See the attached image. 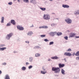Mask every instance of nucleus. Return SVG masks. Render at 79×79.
<instances>
[{"instance_id":"obj_48","label":"nucleus","mask_w":79,"mask_h":79,"mask_svg":"<svg viewBox=\"0 0 79 79\" xmlns=\"http://www.w3.org/2000/svg\"><path fill=\"white\" fill-rule=\"evenodd\" d=\"M64 60L65 62H66V58H64Z\"/></svg>"},{"instance_id":"obj_52","label":"nucleus","mask_w":79,"mask_h":79,"mask_svg":"<svg viewBox=\"0 0 79 79\" xmlns=\"http://www.w3.org/2000/svg\"><path fill=\"white\" fill-rule=\"evenodd\" d=\"M17 1L19 2V3L20 2V1L19 0H17Z\"/></svg>"},{"instance_id":"obj_26","label":"nucleus","mask_w":79,"mask_h":79,"mask_svg":"<svg viewBox=\"0 0 79 79\" xmlns=\"http://www.w3.org/2000/svg\"><path fill=\"white\" fill-rule=\"evenodd\" d=\"M11 24L10 22H9V23H7V24L6 25V26H11Z\"/></svg>"},{"instance_id":"obj_30","label":"nucleus","mask_w":79,"mask_h":79,"mask_svg":"<svg viewBox=\"0 0 79 79\" xmlns=\"http://www.w3.org/2000/svg\"><path fill=\"white\" fill-rule=\"evenodd\" d=\"M40 36L42 38H44V37H46V35H41Z\"/></svg>"},{"instance_id":"obj_38","label":"nucleus","mask_w":79,"mask_h":79,"mask_svg":"<svg viewBox=\"0 0 79 79\" xmlns=\"http://www.w3.org/2000/svg\"><path fill=\"white\" fill-rule=\"evenodd\" d=\"M76 53L75 52H73L72 54V55L73 56H74V55H75V56H76Z\"/></svg>"},{"instance_id":"obj_15","label":"nucleus","mask_w":79,"mask_h":79,"mask_svg":"<svg viewBox=\"0 0 79 79\" xmlns=\"http://www.w3.org/2000/svg\"><path fill=\"white\" fill-rule=\"evenodd\" d=\"M33 57H29V61L30 63H32L33 61Z\"/></svg>"},{"instance_id":"obj_11","label":"nucleus","mask_w":79,"mask_h":79,"mask_svg":"<svg viewBox=\"0 0 79 79\" xmlns=\"http://www.w3.org/2000/svg\"><path fill=\"white\" fill-rule=\"evenodd\" d=\"M51 58L53 60H58L60 58L56 56H55L51 57Z\"/></svg>"},{"instance_id":"obj_5","label":"nucleus","mask_w":79,"mask_h":79,"mask_svg":"<svg viewBox=\"0 0 79 79\" xmlns=\"http://www.w3.org/2000/svg\"><path fill=\"white\" fill-rule=\"evenodd\" d=\"M65 21L67 24H69L72 23V20H71L69 18H67L65 19Z\"/></svg>"},{"instance_id":"obj_25","label":"nucleus","mask_w":79,"mask_h":79,"mask_svg":"<svg viewBox=\"0 0 79 79\" xmlns=\"http://www.w3.org/2000/svg\"><path fill=\"white\" fill-rule=\"evenodd\" d=\"M40 9L42 11H45L46 10V8L40 7Z\"/></svg>"},{"instance_id":"obj_47","label":"nucleus","mask_w":79,"mask_h":79,"mask_svg":"<svg viewBox=\"0 0 79 79\" xmlns=\"http://www.w3.org/2000/svg\"><path fill=\"white\" fill-rule=\"evenodd\" d=\"M76 39H78V38H79V36H76L75 37Z\"/></svg>"},{"instance_id":"obj_7","label":"nucleus","mask_w":79,"mask_h":79,"mask_svg":"<svg viewBox=\"0 0 79 79\" xmlns=\"http://www.w3.org/2000/svg\"><path fill=\"white\" fill-rule=\"evenodd\" d=\"M17 27L19 31H23L24 30V27L21 25H17Z\"/></svg>"},{"instance_id":"obj_16","label":"nucleus","mask_w":79,"mask_h":79,"mask_svg":"<svg viewBox=\"0 0 79 79\" xmlns=\"http://www.w3.org/2000/svg\"><path fill=\"white\" fill-rule=\"evenodd\" d=\"M5 79H10V76L8 74H6L5 76Z\"/></svg>"},{"instance_id":"obj_3","label":"nucleus","mask_w":79,"mask_h":79,"mask_svg":"<svg viewBox=\"0 0 79 79\" xmlns=\"http://www.w3.org/2000/svg\"><path fill=\"white\" fill-rule=\"evenodd\" d=\"M43 18L45 20H49L50 19V16L48 14H44Z\"/></svg>"},{"instance_id":"obj_1","label":"nucleus","mask_w":79,"mask_h":79,"mask_svg":"<svg viewBox=\"0 0 79 79\" xmlns=\"http://www.w3.org/2000/svg\"><path fill=\"white\" fill-rule=\"evenodd\" d=\"M52 71H54V73L56 74H58L60 71V69L59 67H52Z\"/></svg>"},{"instance_id":"obj_55","label":"nucleus","mask_w":79,"mask_h":79,"mask_svg":"<svg viewBox=\"0 0 79 79\" xmlns=\"http://www.w3.org/2000/svg\"><path fill=\"white\" fill-rule=\"evenodd\" d=\"M52 14H54V15H55V13H52Z\"/></svg>"},{"instance_id":"obj_41","label":"nucleus","mask_w":79,"mask_h":79,"mask_svg":"<svg viewBox=\"0 0 79 79\" xmlns=\"http://www.w3.org/2000/svg\"><path fill=\"white\" fill-rule=\"evenodd\" d=\"M35 47L36 48H40V46H35Z\"/></svg>"},{"instance_id":"obj_46","label":"nucleus","mask_w":79,"mask_h":79,"mask_svg":"<svg viewBox=\"0 0 79 79\" xmlns=\"http://www.w3.org/2000/svg\"><path fill=\"white\" fill-rule=\"evenodd\" d=\"M48 61H51V59H48Z\"/></svg>"},{"instance_id":"obj_53","label":"nucleus","mask_w":79,"mask_h":79,"mask_svg":"<svg viewBox=\"0 0 79 79\" xmlns=\"http://www.w3.org/2000/svg\"><path fill=\"white\" fill-rule=\"evenodd\" d=\"M78 15H79V9L78 10Z\"/></svg>"},{"instance_id":"obj_44","label":"nucleus","mask_w":79,"mask_h":79,"mask_svg":"<svg viewBox=\"0 0 79 79\" xmlns=\"http://www.w3.org/2000/svg\"><path fill=\"white\" fill-rule=\"evenodd\" d=\"M13 53H17V52L16 51H13Z\"/></svg>"},{"instance_id":"obj_2","label":"nucleus","mask_w":79,"mask_h":79,"mask_svg":"<svg viewBox=\"0 0 79 79\" xmlns=\"http://www.w3.org/2000/svg\"><path fill=\"white\" fill-rule=\"evenodd\" d=\"M13 35V33L11 32L6 35V40H9L10 38Z\"/></svg>"},{"instance_id":"obj_20","label":"nucleus","mask_w":79,"mask_h":79,"mask_svg":"<svg viewBox=\"0 0 79 79\" xmlns=\"http://www.w3.org/2000/svg\"><path fill=\"white\" fill-rule=\"evenodd\" d=\"M59 66L60 68H61L64 66V64H59Z\"/></svg>"},{"instance_id":"obj_37","label":"nucleus","mask_w":79,"mask_h":79,"mask_svg":"<svg viewBox=\"0 0 79 79\" xmlns=\"http://www.w3.org/2000/svg\"><path fill=\"white\" fill-rule=\"evenodd\" d=\"M44 41H45V42H48L49 41V40H48L47 39H45L44 40Z\"/></svg>"},{"instance_id":"obj_21","label":"nucleus","mask_w":79,"mask_h":79,"mask_svg":"<svg viewBox=\"0 0 79 79\" xmlns=\"http://www.w3.org/2000/svg\"><path fill=\"white\" fill-rule=\"evenodd\" d=\"M74 14L75 15H79L78 10H76L75 11H74Z\"/></svg>"},{"instance_id":"obj_27","label":"nucleus","mask_w":79,"mask_h":79,"mask_svg":"<svg viewBox=\"0 0 79 79\" xmlns=\"http://www.w3.org/2000/svg\"><path fill=\"white\" fill-rule=\"evenodd\" d=\"M56 24L52 23L51 24V26H52L53 27H56Z\"/></svg>"},{"instance_id":"obj_33","label":"nucleus","mask_w":79,"mask_h":79,"mask_svg":"<svg viewBox=\"0 0 79 79\" xmlns=\"http://www.w3.org/2000/svg\"><path fill=\"white\" fill-rule=\"evenodd\" d=\"M64 38L65 39V40H68V37L67 36H64Z\"/></svg>"},{"instance_id":"obj_40","label":"nucleus","mask_w":79,"mask_h":79,"mask_svg":"<svg viewBox=\"0 0 79 79\" xmlns=\"http://www.w3.org/2000/svg\"><path fill=\"white\" fill-rule=\"evenodd\" d=\"M76 60H77L78 61H79V56H77L76 57Z\"/></svg>"},{"instance_id":"obj_10","label":"nucleus","mask_w":79,"mask_h":79,"mask_svg":"<svg viewBox=\"0 0 79 79\" xmlns=\"http://www.w3.org/2000/svg\"><path fill=\"white\" fill-rule=\"evenodd\" d=\"M76 33H71L69 34V38L70 37H74L76 35Z\"/></svg>"},{"instance_id":"obj_18","label":"nucleus","mask_w":79,"mask_h":79,"mask_svg":"<svg viewBox=\"0 0 79 79\" xmlns=\"http://www.w3.org/2000/svg\"><path fill=\"white\" fill-rule=\"evenodd\" d=\"M61 73L63 75H65V71L63 69H61Z\"/></svg>"},{"instance_id":"obj_32","label":"nucleus","mask_w":79,"mask_h":79,"mask_svg":"<svg viewBox=\"0 0 79 79\" xmlns=\"http://www.w3.org/2000/svg\"><path fill=\"white\" fill-rule=\"evenodd\" d=\"M76 56H79V51H78L76 52Z\"/></svg>"},{"instance_id":"obj_6","label":"nucleus","mask_w":79,"mask_h":79,"mask_svg":"<svg viewBox=\"0 0 79 79\" xmlns=\"http://www.w3.org/2000/svg\"><path fill=\"white\" fill-rule=\"evenodd\" d=\"M42 69L43 70L41 71V73L42 74H45L47 73V71L46 70V69H45L44 67H43L42 68Z\"/></svg>"},{"instance_id":"obj_54","label":"nucleus","mask_w":79,"mask_h":79,"mask_svg":"<svg viewBox=\"0 0 79 79\" xmlns=\"http://www.w3.org/2000/svg\"><path fill=\"white\" fill-rule=\"evenodd\" d=\"M49 1H50L51 2H52L53 1V0H49Z\"/></svg>"},{"instance_id":"obj_4","label":"nucleus","mask_w":79,"mask_h":79,"mask_svg":"<svg viewBox=\"0 0 79 79\" xmlns=\"http://www.w3.org/2000/svg\"><path fill=\"white\" fill-rule=\"evenodd\" d=\"M5 46V44H0V51H4L6 49V48L3 47Z\"/></svg>"},{"instance_id":"obj_13","label":"nucleus","mask_w":79,"mask_h":79,"mask_svg":"<svg viewBox=\"0 0 79 79\" xmlns=\"http://www.w3.org/2000/svg\"><path fill=\"white\" fill-rule=\"evenodd\" d=\"M33 32L32 31H29L27 33V35L29 36H31L32 34H33Z\"/></svg>"},{"instance_id":"obj_36","label":"nucleus","mask_w":79,"mask_h":79,"mask_svg":"<svg viewBox=\"0 0 79 79\" xmlns=\"http://www.w3.org/2000/svg\"><path fill=\"white\" fill-rule=\"evenodd\" d=\"M32 67L33 66L32 65H30L28 67V69H31V68H32Z\"/></svg>"},{"instance_id":"obj_17","label":"nucleus","mask_w":79,"mask_h":79,"mask_svg":"<svg viewBox=\"0 0 79 79\" xmlns=\"http://www.w3.org/2000/svg\"><path fill=\"white\" fill-rule=\"evenodd\" d=\"M10 23H11L13 25H15L16 24V22H15V21L14 20H11Z\"/></svg>"},{"instance_id":"obj_28","label":"nucleus","mask_w":79,"mask_h":79,"mask_svg":"<svg viewBox=\"0 0 79 79\" xmlns=\"http://www.w3.org/2000/svg\"><path fill=\"white\" fill-rule=\"evenodd\" d=\"M54 42L53 41L50 42L49 43V45H53Z\"/></svg>"},{"instance_id":"obj_43","label":"nucleus","mask_w":79,"mask_h":79,"mask_svg":"<svg viewBox=\"0 0 79 79\" xmlns=\"http://www.w3.org/2000/svg\"><path fill=\"white\" fill-rule=\"evenodd\" d=\"M39 28L40 29H42L44 28L43 26L40 27Z\"/></svg>"},{"instance_id":"obj_45","label":"nucleus","mask_w":79,"mask_h":79,"mask_svg":"<svg viewBox=\"0 0 79 79\" xmlns=\"http://www.w3.org/2000/svg\"><path fill=\"white\" fill-rule=\"evenodd\" d=\"M26 65H29V63L28 62H26Z\"/></svg>"},{"instance_id":"obj_29","label":"nucleus","mask_w":79,"mask_h":79,"mask_svg":"<svg viewBox=\"0 0 79 79\" xmlns=\"http://www.w3.org/2000/svg\"><path fill=\"white\" fill-rule=\"evenodd\" d=\"M23 2L24 3H29V0H23Z\"/></svg>"},{"instance_id":"obj_35","label":"nucleus","mask_w":79,"mask_h":79,"mask_svg":"<svg viewBox=\"0 0 79 79\" xmlns=\"http://www.w3.org/2000/svg\"><path fill=\"white\" fill-rule=\"evenodd\" d=\"M13 4V2H10L8 3V5H11Z\"/></svg>"},{"instance_id":"obj_12","label":"nucleus","mask_w":79,"mask_h":79,"mask_svg":"<svg viewBox=\"0 0 79 79\" xmlns=\"http://www.w3.org/2000/svg\"><path fill=\"white\" fill-rule=\"evenodd\" d=\"M36 0H31L30 1V3H33V4H36L37 3V2H36Z\"/></svg>"},{"instance_id":"obj_19","label":"nucleus","mask_w":79,"mask_h":79,"mask_svg":"<svg viewBox=\"0 0 79 79\" xmlns=\"http://www.w3.org/2000/svg\"><path fill=\"white\" fill-rule=\"evenodd\" d=\"M1 23H4V20L5 19V18L4 17H2L1 18Z\"/></svg>"},{"instance_id":"obj_39","label":"nucleus","mask_w":79,"mask_h":79,"mask_svg":"<svg viewBox=\"0 0 79 79\" xmlns=\"http://www.w3.org/2000/svg\"><path fill=\"white\" fill-rule=\"evenodd\" d=\"M43 28H45V29H47L48 28V27L47 26H43Z\"/></svg>"},{"instance_id":"obj_56","label":"nucleus","mask_w":79,"mask_h":79,"mask_svg":"<svg viewBox=\"0 0 79 79\" xmlns=\"http://www.w3.org/2000/svg\"><path fill=\"white\" fill-rule=\"evenodd\" d=\"M16 0H14V1H15Z\"/></svg>"},{"instance_id":"obj_34","label":"nucleus","mask_w":79,"mask_h":79,"mask_svg":"<svg viewBox=\"0 0 79 79\" xmlns=\"http://www.w3.org/2000/svg\"><path fill=\"white\" fill-rule=\"evenodd\" d=\"M71 51H72V50L71 48H69L68 49H67L66 50L67 52H71Z\"/></svg>"},{"instance_id":"obj_51","label":"nucleus","mask_w":79,"mask_h":79,"mask_svg":"<svg viewBox=\"0 0 79 79\" xmlns=\"http://www.w3.org/2000/svg\"><path fill=\"white\" fill-rule=\"evenodd\" d=\"M55 19H57V20H58L59 19H58V18H56Z\"/></svg>"},{"instance_id":"obj_49","label":"nucleus","mask_w":79,"mask_h":79,"mask_svg":"<svg viewBox=\"0 0 79 79\" xmlns=\"http://www.w3.org/2000/svg\"><path fill=\"white\" fill-rule=\"evenodd\" d=\"M2 73V71L0 70V74H1Z\"/></svg>"},{"instance_id":"obj_14","label":"nucleus","mask_w":79,"mask_h":79,"mask_svg":"<svg viewBox=\"0 0 79 79\" xmlns=\"http://www.w3.org/2000/svg\"><path fill=\"white\" fill-rule=\"evenodd\" d=\"M62 7H63V8H69V5L64 4L62 5Z\"/></svg>"},{"instance_id":"obj_42","label":"nucleus","mask_w":79,"mask_h":79,"mask_svg":"<svg viewBox=\"0 0 79 79\" xmlns=\"http://www.w3.org/2000/svg\"><path fill=\"white\" fill-rule=\"evenodd\" d=\"M25 42L27 44H29V41H25Z\"/></svg>"},{"instance_id":"obj_31","label":"nucleus","mask_w":79,"mask_h":79,"mask_svg":"<svg viewBox=\"0 0 79 79\" xmlns=\"http://www.w3.org/2000/svg\"><path fill=\"white\" fill-rule=\"evenodd\" d=\"M2 66H6V62H4L2 64Z\"/></svg>"},{"instance_id":"obj_9","label":"nucleus","mask_w":79,"mask_h":79,"mask_svg":"<svg viewBox=\"0 0 79 79\" xmlns=\"http://www.w3.org/2000/svg\"><path fill=\"white\" fill-rule=\"evenodd\" d=\"M64 56H72V54L69 52H65L64 53Z\"/></svg>"},{"instance_id":"obj_24","label":"nucleus","mask_w":79,"mask_h":79,"mask_svg":"<svg viewBox=\"0 0 79 79\" xmlns=\"http://www.w3.org/2000/svg\"><path fill=\"white\" fill-rule=\"evenodd\" d=\"M21 69L22 71H25L26 69V67L23 66L22 68Z\"/></svg>"},{"instance_id":"obj_8","label":"nucleus","mask_w":79,"mask_h":79,"mask_svg":"<svg viewBox=\"0 0 79 79\" xmlns=\"http://www.w3.org/2000/svg\"><path fill=\"white\" fill-rule=\"evenodd\" d=\"M49 34L50 35H51V36H55L56 34V32L55 31V32H50Z\"/></svg>"},{"instance_id":"obj_22","label":"nucleus","mask_w":79,"mask_h":79,"mask_svg":"<svg viewBox=\"0 0 79 79\" xmlns=\"http://www.w3.org/2000/svg\"><path fill=\"white\" fill-rule=\"evenodd\" d=\"M56 35H57V36H60V35H62V33L61 32H56Z\"/></svg>"},{"instance_id":"obj_23","label":"nucleus","mask_w":79,"mask_h":79,"mask_svg":"<svg viewBox=\"0 0 79 79\" xmlns=\"http://www.w3.org/2000/svg\"><path fill=\"white\" fill-rule=\"evenodd\" d=\"M40 56V54H39L38 53H36L35 55V57H39V56Z\"/></svg>"},{"instance_id":"obj_50","label":"nucleus","mask_w":79,"mask_h":79,"mask_svg":"<svg viewBox=\"0 0 79 79\" xmlns=\"http://www.w3.org/2000/svg\"><path fill=\"white\" fill-rule=\"evenodd\" d=\"M31 27H34V25H32V26H31Z\"/></svg>"}]
</instances>
